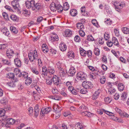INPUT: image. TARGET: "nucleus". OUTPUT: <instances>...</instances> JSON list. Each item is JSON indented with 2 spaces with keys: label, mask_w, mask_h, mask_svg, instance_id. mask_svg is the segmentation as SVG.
I'll list each match as a JSON object with an SVG mask.
<instances>
[{
  "label": "nucleus",
  "mask_w": 129,
  "mask_h": 129,
  "mask_svg": "<svg viewBox=\"0 0 129 129\" xmlns=\"http://www.w3.org/2000/svg\"><path fill=\"white\" fill-rule=\"evenodd\" d=\"M106 80V79L104 76H103L102 78L100 79V82L102 84H104Z\"/></svg>",
  "instance_id": "5fc2aeb1"
},
{
  "label": "nucleus",
  "mask_w": 129,
  "mask_h": 129,
  "mask_svg": "<svg viewBox=\"0 0 129 129\" xmlns=\"http://www.w3.org/2000/svg\"><path fill=\"white\" fill-rule=\"evenodd\" d=\"M104 111L105 113L106 114H107L109 116H114V114L112 112L108 111H107L103 109V110Z\"/></svg>",
  "instance_id": "0e129e2a"
},
{
  "label": "nucleus",
  "mask_w": 129,
  "mask_h": 129,
  "mask_svg": "<svg viewBox=\"0 0 129 129\" xmlns=\"http://www.w3.org/2000/svg\"><path fill=\"white\" fill-rule=\"evenodd\" d=\"M35 1L34 0H31L30 2H27L26 3V6L28 9L31 8L32 10V8L34 6Z\"/></svg>",
  "instance_id": "423d86ee"
},
{
  "label": "nucleus",
  "mask_w": 129,
  "mask_h": 129,
  "mask_svg": "<svg viewBox=\"0 0 129 129\" xmlns=\"http://www.w3.org/2000/svg\"><path fill=\"white\" fill-rule=\"evenodd\" d=\"M122 30L123 33L126 34H129V28L126 27H124L122 28Z\"/></svg>",
  "instance_id": "f704fd0d"
},
{
  "label": "nucleus",
  "mask_w": 129,
  "mask_h": 129,
  "mask_svg": "<svg viewBox=\"0 0 129 129\" xmlns=\"http://www.w3.org/2000/svg\"><path fill=\"white\" fill-rule=\"evenodd\" d=\"M111 41L113 44L117 46H118L119 45L117 39L115 37H113Z\"/></svg>",
  "instance_id": "bb28decb"
},
{
  "label": "nucleus",
  "mask_w": 129,
  "mask_h": 129,
  "mask_svg": "<svg viewBox=\"0 0 129 129\" xmlns=\"http://www.w3.org/2000/svg\"><path fill=\"white\" fill-rule=\"evenodd\" d=\"M117 1H116V2H115L114 4V6L116 10L117 11L119 12L120 10L123 8L124 5L123 4V3L121 4L119 3H117Z\"/></svg>",
  "instance_id": "39448f33"
},
{
  "label": "nucleus",
  "mask_w": 129,
  "mask_h": 129,
  "mask_svg": "<svg viewBox=\"0 0 129 129\" xmlns=\"http://www.w3.org/2000/svg\"><path fill=\"white\" fill-rule=\"evenodd\" d=\"M19 121L18 120L15 121L13 118H8L5 120V122L2 124V125L3 126L9 127L10 126L9 125L13 124L14 123L17 124L16 122Z\"/></svg>",
  "instance_id": "f257e3e1"
},
{
  "label": "nucleus",
  "mask_w": 129,
  "mask_h": 129,
  "mask_svg": "<svg viewBox=\"0 0 129 129\" xmlns=\"http://www.w3.org/2000/svg\"><path fill=\"white\" fill-rule=\"evenodd\" d=\"M67 55L68 57L71 59L72 58H74L75 56L74 52L72 51L68 52Z\"/></svg>",
  "instance_id": "ea45409f"
},
{
  "label": "nucleus",
  "mask_w": 129,
  "mask_h": 129,
  "mask_svg": "<svg viewBox=\"0 0 129 129\" xmlns=\"http://www.w3.org/2000/svg\"><path fill=\"white\" fill-rule=\"evenodd\" d=\"M7 77L9 78H11L13 79V80H14L16 78H14V75L13 73H9L7 74Z\"/></svg>",
  "instance_id": "7c9ffc66"
},
{
  "label": "nucleus",
  "mask_w": 129,
  "mask_h": 129,
  "mask_svg": "<svg viewBox=\"0 0 129 129\" xmlns=\"http://www.w3.org/2000/svg\"><path fill=\"white\" fill-rule=\"evenodd\" d=\"M28 112L30 115H32L33 112V108L31 107L29 108L28 109Z\"/></svg>",
  "instance_id": "6e6d98bb"
},
{
  "label": "nucleus",
  "mask_w": 129,
  "mask_h": 129,
  "mask_svg": "<svg viewBox=\"0 0 129 129\" xmlns=\"http://www.w3.org/2000/svg\"><path fill=\"white\" fill-rule=\"evenodd\" d=\"M126 94L125 92H123L121 96V99L123 100H125L126 98Z\"/></svg>",
  "instance_id": "de8ad7c7"
},
{
  "label": "nucleus",
  "mask_w": 129,
  "mask_h": 129,
  "mask_svg": "<svg viewBox=\"0 0 129 129\" xmlns=\"http://www.w3.org/2000/svg\"><path fill=\"white\" fill-rule=\"evenodd\" d=\"M76 72L75 68L73 67H71L68 73V75L70 76H73L75 75Z\"/></svg>",
  "instance_id": "1a4fd4ad"
},
{
  "label": "nucleus",
  "mask_w": 129,
  "mask_h": 129,
  "mask_svg": "<svg viewBox=\"0 0 129 129\" xmlns=\"http://www.w3.org/2000/svg\"><path fill=\"white\" fill-rule=\"evenodd\" d=\"M69 8L68 4L67 2H65L63 4V7H62L63 10L66 11L68 10Z\"/></svg>",
  "instance_id": "c756f323"
},
{
  "label": "nucleus",
  "mask_w": 129,
  "mask_h": 129,
  "mask_svg": "<svg viewBox=\"0 0 129 129\" xmlns=\"http://www.w3.org/2000/svg\"><path fill=\"white\" fill-rule=\"evenodd\" d=\"M76 25L77 28L79 29L80 30H83L85 28L84 25L81 22L77 23Z\"/></svg>",
  "instance_id": "aec40b11"
},
{
  "label": "nucleus",
  "mask_w": 129,
  "mask_h": 129,
  "mask_svg": "<svg viewBox=\"0 0 129 129\" xmlns=\"http://www.w3.org/2000/svg\"><path fill=\"white\" fill-rule=\"evenodd\" d=\"M5 8L7 9L9 11L11 12H13L12 9L11 8L10 6H6L5 7Z\"/></svg>",
  "instance_id": "69168bd1"
},
{
  "label": "nucleus",
  "mask_w": 129,
  "mask_h": 129,
  "mask_svg": "<svg viewBox=\"0 0 129 129\" xmlns=\"http://www.w3.org/2000/svg\"><path fill=\"white\" fill-rule=\"evenodd\" d=\"M101 92V90L99 89H98L97 91H95L92 96V99L94 100H95L97 99L99 96Z\"/></svg>",
  "instance_id": "9d476101"
},
{
  "label": "nucleus",
  "mask_w": 129,
  "mask_h": 129,
  "mask_svg": "<svg viewBox=\"0 0 129 129\" xmlns=\"http://www.w3.org/2000/svg\"><path fill=\"white\" fill-rule=\"evenodd\" d=\"M34 115L36 117L37 116L39 113L38 105H36L35 107L34 110Z\"/></svg>",
  "instance_id": "6ab92c4d"
},
{
  "label": "nucleus",
  "mask_w": 129,
  "mask_h": 129,
  "mask_svg": "<svg viewBox=\"0 0 129 129\" xmlns=\"http://www.w3.org/2000/svg\"><path fill=\"white\" fill-rule=\"evenodd\" d=\"M51 40L52 42L57 41L58 40V37L57 34H53L51 37Z\"/></svg>",
  "instance_id": "412c9836"
},
{
  "label": "nucleus",
  "mask_w": 129,
  "mask_h": 129,
  "mask_svg": "<svg viewBox=\"0 0 129 129\" xmlns=\"http://www.w3.org/2000/svg\"><path fill=\"white\" fill-rule=\"evenodd\" d=\"M2 62L3 63L5 64L10 66L11 65V63L10 61L7 59H3L2 60Z\"/></svg>",
  "instance_id": "a18cd8bd"
},
{
  "label": "nucleus",
  "mask_w": 129,
  "mask_h": 129,
  "mask_svg": "<svg viewBox=\"0 0 129 129\" xmlns=\"http://www.w3.org/2000/svg\"><path fill=\"white\" fill-rule=\"evenodd\" d=\"M7 46V44H3L0 45V50H4Z\"/></svg>",
  "instance_id": "a19ab883"
},
{
  "label": "nucleus",
  "mask_w": 129,
  "mask_h": 129,
  "mask_svg": "<svg viewBox=\"0 0 129 129\" xmlns=\"http://www.w3.org/2000/svg\"><path fill=\"white\" fill-rule=\"evenodd\" d=\"M32 79L31 78H27L25 80V83L27 85H29L31 82Z\"/></svg>",
  "instance_id": "58836bf2"
},
{
  "label": "nucleus",
  "mask_w": 129,
  "mask_h": 129,
  "mask_svg": "<svg viewBox=\"0 0 129 129\" xmlns=\"http://www.w3.org/2000/svg\"><path fill=\"white\" fill-rule=\"evenodd\" d=\"M66 37H69L72 34V32L71 30L69 29H66L64 31Z\"/></svg>",
  "instance_id": "b1692460"
},
{
  "label": "nucleus",
  "mask_w": 129,
  "mask_h": 129,
  "mask_svg": "<svg viewBox=\"0 0 129 129\" xmlns=\"http://www.w3.org/2000/svg\"><path fill=\"white\" fill-rule=\"evenodd\" d=\"M56 9L59 10L58 12H62L63 10L62 7L60 4H58L56 6Z\"/></svg>",
  "instance_id": "c03bdc74"
},
{
  "label": "nucleus",
  "mask_w": 129,
  "mask_h": 129,
  "mask_svg": "<svg viewBox=\"0 0 129 129\" xmlns=\"http://www.w3.org/2000/svg\"><path fill=\"white\" fill-rule=\"evenodd\" d=\"M70 13L72 16H75L77 14V11L76 9H72L70 10Z\"/></svg>",
  "instance_id": "cd10ccee"
},
{
  "label": "nucleus",
  "mask_w": 129,
  "mask_h": 129,
  "mask_svg": "<svg viewBox=\"0 0 129 129\" xmlns=\"http://www.w3.org/2000/svg\"><path fill=\"white\" fill-rule=\"evenodd\" d=\"M53 78L52 77H49L46 80V83L49 85L51 84L52 82V79Z\"/></svg>",
  "instance_id": "4c0bfd02"
},
{
  "label": "nucleus",
  "mask_w": 129,
  "mask_h": 129,
  "mask_svg": "<svg viewBox=\"0 0 129 129\" xmlns=\"http://www.w3.org/2000/svg\"><path fill=\"white\" fill-rule=\"evenodd\" d=\"M115 91L116 90L113 87V86L112 85L110 86V88L108 89V92L110 95L114 93Z\"/></svg>",
  "instance_id": "5701e85b"
},
{
  "label": "nucleus",
  "mask_w": 129,
  "mask_h": 129,
  "mask_svg": "<svg viewBox=\"0 0 129 129\" xmlns=\"http://www.w3.org/2000/svg\"><path fill=\"white\" fill-rule=\"evenodd\" d=\"M42 49L44 53H47L48 51V46L46 44H43L42 45Z\"/></svg>",
  "instance_id": "4be33fe9"
},
{
  "label": "nucleus",
  "mask_w": 129,
  "mask_h": 129,
  "mask_svg": "<svg viewBox=\"0 0 129 129\" xmlns=\"http://www.w3.org/2000/svg\"><path fill=\"white\" fill-rule=\"evenodd\" d=\"M115 110L119 114L120 116L122 114V111L119 108H116L115 109Z\"/></svg>",
  "instance_id": "338daca9"
},
{
  "label": "nucleus",
  "mask_w": 129,
  "mask_h": 129,
  "mask_svg": "<svg viewBox=\"0 0 129 129\" xmlns=\"http://www.w3.org/2000/svg\"><path fill=\"white\" fill-rule=\"evenodd\" d=\"M33 54V56L34 58L36 59H37V58L38 56V55L37 53V52L36 50H34V52Z\"/></svg>",
  "instance_id": "e2e57ef3"
},
{
  "label": "nucleus",
  "mask_w": 129,
  "mask_h": 129,
  "mask_svg": "<svg viewBox=\"0 0 129 129\" xmlns=\"http://www.w3.org/2000/svg\"><path fill=\"white\" fill-rule=\"evenodd\" d=\"M48 73L50 75L53 74L55 72V71L52 67H49L48 69Z\"/></svg>",
  "instance_id": "e433bc0d"
},
{
  "label": "nucleus",
  "mask_w": 129,
  "mask_h": 129,
  "mask_svg": "<svg viewBox=\"0 0 129 129\" xmlns=\"http://www.w3.org/2000/svg\"><path fill=\"white\" fill-rule=\"evenodd\" d=\"M15 64L18 67H20L21 66V62L18 58H16L14 59Z\"/></svg>",
  "instance_id": "a878e982"
},
{
  "label": "nucleus",
  "mask_w": 129,
  "mask_h": 129,
  "mask_svg": "<svg viewBox=\"0 0 129 129\" xmlns=\"http://www.w3.org/2000/svg\"><path fill=\"white\" fill-rule=\"evenodd\" d=\"M118 88L119 91H121L124 90V86L122 83H119L118 85Z\"/></svg>",
  "instance_id": "c85d7f7f"
},
{
  "label": "nucleus",
  "mask_w": 129,
  "mask_h": 129,
  "mask_svg": "<svg viewBox=\"0 0 129 129\" xmlns=\"http://www.w3.org/2000/svg\"><path fill=\"white\" fill-rule=\"evenodd\" d=\"M83 86L86 89H90L93 87V85L90 82L85 81L83 82L82 84Z\"/></svg>",
  "instance_id": "7ed1b4c3"
},
{
  "label": "nucleus",
  "mask_w": 129,
  "mask_h": 129,
  "mask_svg": "<svg viewBox=\"0 0 129 129\" xmlns=\"http://www.w3.org/2000/svg\"><path fill=\"white\" fill-rule=\"evenodd\" d=\"M43 20V18L42 17H38L37 19V24H39Z\"/></svg>",
  "instance_id": "603ef678"
},
{
  "label": "nucleus",
  "mask_w": 129,
  "mask_h": 129,
  "mask_svg": "<svg viewBox=\"0 0 129 129\" xmlns=\"http://www.w3.org/2000/svg\"><path fill=\"white\" fill-rule=\"evenodd\" d=\"M66 71L63 69H61L59 70V76L61 77H63L64 76L66 75ZM67 73V72H66Z\"/></svg>",
  "instance_id": "f3484780"
},
{
  "label": "nucleus",
  "mask_w": 129,
  "mask_h": 129,
  "mask_svg": "<svg viewBox=\"0 0 129 129\" xmlns=\"http://www.w3.org/2000/svg\"><path fill=\"white\" fill-rule=\"evenodd\" d=\"M79 108L81 109V111L82 112L85 111V110L87 109V107L84 105L81 106Z\"/></svg>",
  "instance_id": "052dcab7"
},
{
  "label": "nucleus",
  "mask_w": 129,
  "mask_h": 129,
  "mask_svg": "<svg viewBox=\"0 0 129 129\" xmlns=\"http://www.w3.org/2000/svg\"><path fill=\"white\" fill-rule=\"evenodd\" d=\"M87 40L90 41H94V39L93 37L91 35H89L87 37Z\"/></svg>",
  "instance_id": "3c124183"
},
{
  "label": "nucleus",
  "mask_w": 129,
  "mask_h": 129,
  "mask_svg": "<svg viewBox=\"0 0 129 129\" xmlns=\"http://www.w3.org/2000/svg\"><path fill=\"white\" fill-rule=\"evenodd\" d=\"M60 50L62 51H64L67 49V47L64 43H61L59 46Z\"/></svg>",
  "instance_id": "2eb2a0df"
},
{
  "label": "nucleus",
  "mask_w": 129,
  "mask_h": 129,
  "mask_svg": "<svg viewBox=\"0 0 129 129\" xmlns=\"http://www.w3.org/2000/svg\"><path fill=\"white\" fill-rule=\"evenodd\" d=\"M53 108L54 110H55V112H57V113L58 112V111L59 110H60V108L58 105H55L53 107Z\"/></svg>",
  "instance_id": "37998d69"
},
{
  "label": "nucleus",
  "mask_w": 129,
  "mask_h": 129,
  "mask_svg": "<svg viewBox=\"0 0 129 129\" xmlns=\"http://www.w3.org/2000/svg\"><path fill=\"white\" fill-rule=\"evenodd\" d=\"M51 110V108L48 107L44 109H42L41 111L40 112V114H43L42 116H43L44 114H46L48 113Z\"/></svg>",
  "instance_id": "0eeeda50"
},
{
  "label": "nucleus",
  "mask_w": 129,
  "mask_h": 129,
  "mask_svg": "<svg viewBox=\"0 0 129 129\" xmlns=\"http://www.w3.org/2000/svg\"><path fill=\"white\" fill-rule=\"evenodd\" d=\"M81 114L83 116H86L89 117H91L93 115L92 113L87 111L82 112Z\"/></svg>",
  "instance_id": "a211bd4d"
},
{
  "label": "nucleus",
  "mask_w": 129,
  "mask_h": 129,
  "mask_svg": "<svg viewBox=\"0 0 129 129\" xmlns=\"http://www.w3.org/2000/svg\"><path fill=\"white\" fill-rule=\"evenodd\" d=\"M104 101L106 103L108 104L111 102L112 101V99L109 97H107L105 98Z\"/></svg>",
  "instance_id": "09e8293b"
},
{
  "label": "nucleus",
  "mask_w": 129,
  "mask_h": 129,
  "mask_svg": "<svg viewBox=\"0 0 129 129\" xmlns=\"http://www.w3.org/2000/svg\"><path fill=\"white\" fill-rule=\"evenodd\" d=\"M17 79H16L15 80H13L11 82L8 83L7 84L10 87H14L15 86L14 82H17Z\"/></svg>",
  "instance_id": "393cba45"
},
{
  "label": "nucleus",
  "mask_w": 129,
  "mask_h": 129,
  "mask_svg": "<svg viewBox=\"0 0 129 129\" xmlns=\"http://www.w3.org/2000/svg\"><path fill=\"white\" fill-rule=\"evenodd\" d=\"M114 120L119 122L122 123L123 121L121 119H119L117 117H114Z\"/></svg>",
  "instance_id": "4d7b16f0"
},
{
  "label": "nucleus",
  "mask_w": 129,
  "mask_h": 129,
  "mask_svg": "<svg viewBox=\"0 0 129 129\" xmlns=\"http://www.w3.org/2000/svg\"><path fill=\"white\" fill-rule=\"evenodd\" d=\"M5 110L2 109H0V116L2 117L5 115Z\"/></svg>",
  "instance_id": "8fccbe9b"
},
{
  "label": "nucleus",
  "mask_w": 129,
  "mask_h": 129,
  "mask_svg": "<svg viewBox=\"0 0 129 129\" xmlns=\"http://www.w3.org/2000/svg\"><path fill=\"white\" fill-rule=\"evenodd\" d=\"M10 30L13 33L15 34H17L18 32V30L15 27L11 26L10 27Z\"/></svg>",
  "instance_id": "2f4dec72"
},
{
  "label": "nucleus",
  "mask_w": 129,
  "mask_h": 129,
  "mask_svg": "<svg viewBox=\"0 0 129 129\" xmlns=\"http://www.w3.org/2000/svg\"><path fill=\"white\" fill-rule=\"evenodd\" d=\"M81 13L82 15L85 16V6H83L80 8Z\"/></svg>",
  "instance_id": "c9c22d12"
},
{
  "label": "nucleus",
  "mask_w": 129,
  "mask_h": 129,
  "mask_svg": "<svg viewBox=\"0 0 129 129\" xmlns=\"http://www.w3.org/2000/svg\"><path fill=\"white\" fill-rule=\"evenodd\" d=\"M79 35L82 37H83L85 35L83 30H79Z\"/></svg>",
  "instance_id": "bf43d9fd"
},
{
  "label": "nucleus",
  "mask_w": 129,
  "mask_h": 129,
  "mask_svg": "<svg viewBox=\"0 0 129 129\" xmlns=\"http://www.w3.org/2000/svg\"><path fill=\"white\" fill-rule=\"evenodd\" d=\"M107 45L109 47H112L113 45V43L112 42V41L110 40H108L107 42Z\"/></svg>",
  "instance_id": "774afa93"
},
{
  "label": "nucleus",
  "mask_w": 129,
  "mask_h": 129,
  "mask_svg": "<svg viewBox=\"0 0 129 129\" xmlns=\"http://www.w3.org/2000/svg\"><path fill=\"white\" fill-rule=\"evenodd\" d=\"M21 74L22 75V77L24 78H26L28 76V74L25 72L21 73Z\"/></svg>",
  "instance_id": "680f3d73"
},
{
  "label": "nucleus",
  "mask_w": 129,
  "mask_h": 129,
  "mask_svg": "<svg viewBox=\"0 0 129 129\" xmlns=\"http://www.w3.org/2000/svg\"><path fill=\"white\" fill-rule=\"evenodd\" d=\"M94 54L96 56H99L100 54V50L98 48H95L94 50Z\"/></svg>",
  "instance_id": "79ce46f5"
},
{
  "label": "nucleus",
  "mask_w": 129,
  "mask_h": 129,
  "mask_svg": "<svg viewBox=\"0 0 129 129\" xmlns=\"http://www.w3.org/2000/svg\"><path fill=\"white\" fill-rule=\"evenodd\" d=\"M105 6L104 8L105 11H106V13L108 15H111L112 13V12L110 7L108 5Z\"/></svg>",
  "instance_id": "dca6fc26"
},
{
  "label": "nucleus",
  "mask_w": 129,
  "mask_h": 129,
  "mask_svg": "<svg viewBox=\"0 0 129 129\" xmlns=\"http://www.w3.org/2000/svg\"><path fill=\"white\" fill-rule=\"evenodd\" d=\"M28 57L29 60L31 61H33L34 60H35V58H34L33 54L32 52H30L28 55Z\"/></svg>",
  "instance_id": "72a5a7b5"
},
{
  "label": "nucleus",
  "mask_w": 129,
  "mask_h": 129,
  "mask_svg": "<svg viewBox=\"0 0 129 129\" xmlns=\"http://www.w3.org/2000/svg\"><path fill=\"white\" fill-rule=\"evenodd\" d=\"M48 73V71L46 67H43L42 68L41 75L43 77H45V76L47 75Z\"/></svg>",
  "instance_id": "9b49d317"
},
{
  "label": "nucleus",
  "mask_w": 129,
  "mask_h": 129,
  "mask_svg": "<svg viewBox=\"0 0 129 129\" xmlns=\"http://www.w3.org/2000/svg\"><path fill=\"white\" fill-rule=\"evenodd\" d=\"M1 31L6 36H9L10 35V33L6 27H5L2 28Z\"/></svg>",
  "instance_id": "4468645a"
},
{
  "label": "nucleus",
  "mask_w": 129,
  "mask_h": 129,
  "mask_svg": "<svg viewBox=\"0 0 129 129\" xmlns=\"http://www.w3.org/2000/svg\"><path fill=\"white\" fill-rule=\"evenodd\" d=\"M42 8V6L41 4L39 3H36V4H34V6L32 8L33 10H39Z\"/></svg>",
  "instance_id": "6e6552de"
},
{
  "label": "nucleus",
  "mask_w": 129,
  "mask_h": 129,
  "mask_svg": "<svg viewBox=\"0 0 129 129\" xmlns=\"http://www.w3.org/2000/svg\"><path fill=\"white\" fill-rule=\"evenodd\" d=\"M56 66L57 67L58 70H59V69L63 68H62V63L60 61H59L57 62L56 64Z\"/></svg>",
  "instance_id": "49530a36"
},
{
  "label": "nucleus",
  "mask_w": 129,
  "mask_h": 129,
  "mask_svg": "<svg viewBox=\"0 0 129 129\" xmlns=\"http://www.w3.org/2000/svg\"><path fill=\"white\" fill-rule=\"evenodd\" d=\"M53 83L57 86V87H59L61 86L62 82L58 77L56 75H54L53 77Z\"/></svg>",
  "instance_id": "f03ea898"
},
{
  "label": "nucleus",
  "mask_w": 129,
  "mask_h": 129,
  "mask_svg": "<svg viewBox=\"0 0 129 129\" xmlns=\"http://www.w3.org/2000/svg\"><path fill=\"white\" fill-rule=\"evenodd\" d=\"M11 4L13 8L15 9H18L19 5L18 3L17 2V1L14 0L12 2Z\"/></svg>",
  "instance_id": "f8f14e48"
},
{
  "label": "nucleus",
  "mask_w": 129,
  "mask_h": 129,
  "mask_svg": "<svg viewBox=\"0 0 129 129\" xmlns=\"http://www.w3.org/2000/svg\"><path fill=\"white\" fill-rule=\"evenodd\" d=\"M86 74L81 71L78 72L77 74V77L80 80L84 79L86 78Z\"/></svg>",
  "instance_id": "20e7f679"
},
{
  "label": "nucleus",
  "mask_w": 129,
  "mask_h": 129,
  "mask_svg": "<svg viewBox=\"0 0 129 129\" xmlns=\"http://www.w3.org/2000/svg\"><path fill=\"white\" fill-rule=\"evenodd\" d=\"M74 41L76 42H79L81 41L80 37L78 35H76L74 37Z\"/></svg>",
  "instance_id": "864d4df0"
},
{
  "label": "nucleus",
  "mask_w": 129,
  "mask_h": 129,
  "mask_svg": "<svg viewBox=\"0 0 129 129\" xmlns=\"http://www.w3.org/2000/svg\"><path fill=\"white\" fill-rule=\"evenodd\" d=\"M80 54L82 56H85L86 55V51L84 50H80Z\"/></svg>",
  "instance_id": "13d9d810"
},
{
  "label": "nucleus",
  "mask_w": 129,
  "mask_h": 129,
  "mask_svg": "<svg viewBox=\"0 0 129 129\" xmlns=\"http://www.w3.org/2000/svg\"><path fill=\"white\" fill-rule=\"evenodd\" d=\"M14 51L10 49H8L6 51L7 56L9 58H11L14 54Z\"/></svg>",
  "instance_id": "ddd939ff"
},
{
  "label": "nucleus",
  "mask_w": 129,
  "mask_h": 129,
  "mask_svg": "<svg viewBox=\"0 0 129 129\" xmlns=\"http://www.w3.org/2000/svg\"><path fill=\"white\" fill-rule=\"evenodd\" d=\"M74 127L75 129H83L82 125L79 123L75 124Z\"/></svg>",
  "instance_id": "473e14b6"
}]
</instances>
